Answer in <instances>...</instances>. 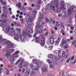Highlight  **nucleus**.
Masks as SVG:
<instances>
[{"label":"nucleus","mask_w":76,"mask_h":76,"mask_svg":"<svg viewBox=\"0 0 76 76\" xmlns=\"http://www.w3.org/2000/svg\"><path fill=\"white\" fill-rule=\"evenodd\" d=\"M50 42L48 41H47V44H48V45H49L50 44Z\"/></svg>","instance_id":"0e129e2a"},{"label":"nucleus","mask_w":76,"mask_h":76,"mask_svg":"<svg viewBox=\"0 0 76 76\" xmlns=\"http://www.w3.org/2000/svg\"><path fill=\"white\" fill-rule=\"evenodd\" d=\"M43 22L42 20H39L37 22L38 25L36 26V27L37 29H41V27L40 25H41L42 24H44V23H42Z\"/></svg>","instance_id":"20e7f679"},{"label":"nucleus","mask_w":76,"mask_h":76,"mask_svg":"<svg viewBox=\"0 0 76 76\" xmlns=\"http://www.w3.org/2000/svg\"><path fill=\"white\" fill-rule=\"evenodd\" d=\"M20 61H22V62H23L24 61H25V60H24V59H23L22 58H21V60H20Z\"/></svg>","instance_id":"5fc2aeb1"},{"label":"nucleus","mask_w":76,"mask_h":76,"mask_svg":"<svg viewBox=\"0 0 76 76\" xmlns=\"http://www.w3.org/2000/svg\"><path fill=\"white\" fill-rule=\"evenodd\" d=\"M26 9L25 8L23 7V12H25V11Z\"/></svg>","instance_id":"e2e57ef3"},{"label":"nucleus","mask_w":76,"mask_h":76,"mask_svg":"<svg viewBox=\"0 0 76 76\" xmlns=\"http://www.w3.org/2000/svg\"><path fill=\"white\" fill-rule=\"evenodd\" d=\"M47 68L46 67H43L42 71L43 72H47Z\"/></svg>","instance_id":"a211bd4d"},{"label":"nucleus","mask_w":76,"mask_h":76,"mask_svg":"<svg viewBox=\"0 0 76 76\" xmlns=\"http://www.w3.org/2000/svg\"><path fill=\"white\" fill-rule=\"evenodd\" d=\"M4 44V45H8V44H9L7 45V47L8 48H14L15 47V46L10 41H6Z\"/></svg>","instance_id":"f257e3e1"},{"label":"nucleus","mask_w":76,"mask_h":76,"mask_svg":"<svg viewBox=\"0 0 76 76\" xmlns=\"http://www.w3.org/2000/svg\"><path fill=\"white\" fill-rule=\"evenodd\" d=\"M50 68H53V67H54V66H53V65L52 64H50Z\"/></svg>","instance_id":"6e6d98bb"},{"label":"nucleus","mask_w":76,"mask_h":76,"mask_svg":"<svg viewBox=\"0 0 76 76\" xmlns=\"http://www.w3.org/2000/svg\"><path fill=\"white\" fill-rule=\"evenodd\" d=\"M33 15H36L37 12H36V11L34 10V11H33Z\"/></svg>","instance_id":"79ce46f5"},{"label":"nucleus","mask_w":76,"mask_h":76,"mask_svg":"<svg viewBox=\"0 0 76 76\" xmlns=\"http://www.w3.org/2000/svg\"><path fill=\"white\" fill-rule=\"evenodd\" d=\"M50 43L51 44H54V38L52 37L50 38Z\"/></svg>","instance_id":"9d476101"},{"label":"nucleus","mask_w":76,"mask_h":76,"mask_svg":"<svg viewBox=\"0 0 76 76\" xmlns=\"http://www.w3.org/2000/svg\"><path fill=\"white\" fill-rule=\"evenodd\" d=\"M38 2L39 4H42V1L41 0H38Z\"/></svg>","instance_id":"37998d69"},{"label":"nucleus","mask_w":76,"mask_h":76,"mask_svg":"<svg viewBox=\"0 0 76 76\" xmlns=\"http://www.w3.org/2000/svg\"><path fill=\"white\" fill-rule=\"evenodd\" d=\"M56 8H58V7L60 5V3H57L56 4Z\"/></svg>","instance_id":"f704fd0d"},{"label":"nucleus","mask_w":76,"mask_h":76,"mask_svg":"<svg viewBox=\"0 0 76 76\" xmlns=\"http://www.w3.org/2000/svg\"><path fill=\"white\" fill-rule=\"evenodd\" d=\"M39 37H37L35 38V42H39Z\"/></svg>","instance_id":"5701e85b"},{"label":"nucleus","mask_w":76,"mask_h":76,"mask_svg":"<svg viewBox=\"0 0 76 76\" xmlns=\"http://www.w3.org/2000/svg\"><path fill=\"white\" fill-rule=\"evenodd\" d=\"M47 62H48L49 63H50V64H52V62L51 61V60H50V59H47Z\"/></svg>","instance_id":"c756f323"},{"label":"nucleus","mask_w":76,"mask_h":76,"mask_svg":"<svg viewBox=\"0 0 76 76\" xmlns=\"http://www.w3.org/2000/svg\"><path fill=\"white\" fill-rule=\"evenodd\" d=\"M43 31V29H42L40 30L38 32V33H41Z\"/></svg>","instance_id":"3c124183"},{"label":"nucleus","mask_w":76,"mask_h":76,"mask_svg":"<svg viewBox=\"0 0 76 76\" xmlns=\"http://www.w3.org/2000/svg\"><path fill=\"white\" fill-rule=\"evenodd\" d=\"M66 12H62L61 14L62 16L63 17V18H64V17H66Z\"/></svg>","instance_id":"dca6fc26"},{"label":"nucleus","mask_w":76,"mask_h":76,"mask_svg":"<svg viewBox=\"0 0 76 76\" xmlns=\"http://www.w3.org/2000/svg\"><path fill=\"white\" fill-rule=\"evenodd\" d=\"M27 36L28 38H32V34L29 33H27Z\"/></svg>","instance_id":"b1692460"},{"label":"nucleus","mask_w":76,"mask_h":76,"mask_svg":"<svg viewBox=\"0 0 76 76\" xmlns=\"http://www.w3.org/2000/svg\"><path fill=\"white\" fill-rule=\"evenodd\" d=\"M70 58H71V57H69V58L68 59V60L66 61V63H69V61H70Z\"/></svg>","instance_id":"ea45409f"},{"label":"nucleus","mask_w":76,"mask_h":76,"mask_svg":"<svg viewBox=\"0 0 76 76\" xmlns=\"http://www.w3.org/2000/svg\"><path fill=\"white\" fill-rule=\"evenodd\" d=\"M52 10L53 11H54L56 10V4L54 3H52Z\"/></svg>","instance_id":"f8f14e48"},{"label":"nucleus","mask_w":76,"mask_h":76,"mask_svg":"<svg viewBox=\"0 0 76 76\" xmlns=\"http://www.w3.org/2000/svg\"><path fill=\"white\" fill-rule=\"evenodd\" d=\"M19 63V61H18L15 63V64H18Z\"/></svg>","instance_id":"69168bd1"},{"label":"nucleus","mask_w":76,"mask_h":76,"mask_svg":"<svg viewBox=\"0 0 76 76\" xmlns=\"http://www.w3.org/2000/svg\"><path fill=\"white\" fill-rule=\"evenodd\" d=\"M51 32L52 34H54V32L53 30H51Z\"/></svg>","instance_id":"774afa93"},{"label":"nucleus","mask_w":76,"mask_h":76,"mask_svg":"<svg viewBox=\"0 0 76 76\" xmlns=\"http://www.w3.org/2000/svg\"><path fill=\"white\" fill-rule=\"evenodd\" d=\"M19 55L18 54L15 55L13 56V58H16V57H19Z\"/></svg>","instance_id":"e433bc0d"},{"label":"nucleus","mask_w":76,"mask_h":76,"mask_svg":"<svg viewBox=\"0 0 76 76\" xmlns=\"http://www.w3.org/2000/svg\"><path fill=\"white\" fill-rule=\"evenodd\" d=\"M17 31L19 32H20V31H21V29L20 28H17Z\"/></svg>","instance_id":"4c0bfd02"},{"label":"nucleus","mask_w":76,"mask_h":76,"mask_svg":"<svg viewBox=\"0 0 76 76\" xmlns=\"http://www.w3.org/2000/svg\"><path fill=\"white\" fill-rule=\"evenodd\" d=\"M39 16V18L40 19H43L44 18V16L42 15V14H40Z\"/></svg>","instance_id":"f3484780"},{"label":"nucleus","mask_w":76,"mask_h":76,"mask_svg":"<svg viewBox=\"0 0 76 76\" xmlns=\"http://www.w3.org/2000/svg\"><path fill=\"white\" fill-rule=\"evenodd\" d=\"M28 31L30 32V33H33V30L29 28L28 29Z\"/></svg>","instance_id":"c85d7f7f"},{"label":"nucleus","mask_w":76,"mask_h":76,"mask_svg":"<svg viewBox=\"0 0 76 76\" xmlns=\"http://www.w3.org/2000/svg\"><path fill=\"white\" fill-rule=\"evenodd\" d=\"M15 31L13 30V31H11L10 33V35L12 37H13V35L15 34Z\"/></svg>","instance_id":"1a4fd4ad"},{"label":"nucleus","mask_w":76,"mask_h":76,"mask_svg":"<svg viewBox=\"0 0 76 76\" xmlns=\"http://www.w3.org/2000/svg\"><path fill=\"white\" fill-rule=\"evenodd\" d=\"M59 26H60V24L56 23V26L58 27Z\"/></svg>","instance_id":"052dcab7"},{"label":"nucleus","mask_w":76,"mask_h":76,"mask_svg":"<svg viewBox=\"0 0 76 76\" xmlns=\"http://www.w3.org/2000/svg\"><path fill=\"white\" fill-rule=\"evenodd\" d=\"M58 1H59V0H54V2L56 4L57 3H58Z\"/></svg>","instance_id":"8fccbe9b"},{"label":"nucleus","mask_w":76,"mask_h":76,"mask_svg":"<svg viewBox=\"0 0 76 76\" xmlns=\"http://www.w3.org/2000/svg\"><path fill=\"white\" fill-rule=\"evenodd\" d=\"M60 4L61 6H63V5H64V1H61L60 2Z\"/></svg>","instance_id":"2f4dec72"},{"label":"nucleus","mask_w":76,"mask_h":76,"mask_svg":"<svg viewBox=\"0 0 76 76\" xmlns=\"http://www.w3.org/2000/svg\"><path fill=\"white\" fill-rule=\"evenodd\" d=\"M46 20L48 22H50V20L48 19V18L47 17H46Z\"/></svg>","instance_id":"de8ad7c7"},{"label":"nucleus","mask_w":76,"mask_h":76,"mask_svg":"<svg viewBox=\"0 0 76 76\" xmlns=\"http://www.w3.org/2000/svg\"><path fill=\"white\" fill-rule=\"evenodd\" d=\"M41 46H44L45 45V43L42 42L40 43Z\"/></svg>","instance_id":"49530a36"},{"label":"nucleus","mask_w":76,"mask_h":76,"mask_svg":"<svg viewBox=\"0 0 76 76\" xmlns=\"http://www.w3.org/2000/svg\"><path fill=\"white\" fill-rule=\"evenodd\" d=\"M11 26H15V24L14 23H11Z\"/></svg>","instance_id":"680f3d73"},{"label":"nucleus","mask_w":76,"mask_h":76,"mask_svg":"<svg viewBox=\"0 0 76 76\" xmlns=\"http://www.w3.org/2000/svg\"><path fill=\"white\" fill-rule=\"evenodd\" d=\"M3 5H6V2H3L2 3Z\"/></svg>","instance_id":"864d4df0"},{"label":"nucleus","mask_w":76,"mask_h":76,"mask_svg":"<svg viewBox=\"0 0 76 76\" xmlns=\"http://www.w3.org/2000/svg\"><path fill=\"white\" fill-rule=\"evenodd\" d=\"M59 44V42L58 41H56L55 42V46H58Z\"/></svg>","instance_id":"aec40b11"},{"label":"nucleus","mask_w":76,"mask_h":76,"mask_svg":"<svg viewBox=\"0 0 76 76\" xmlns=\"http://www.w3.org/2000/svg\"><path fill=\"white\" fill-rule=\"evenodd\" d=\"M18 7H19V8H20V6H21L20 3H18Z\"/></svg>","instance_id":"bf43d9fd"},{"label":"nucleus","mask_w":76,"mask_h":76,"mask_svg":"<svg viewBox=\"0 0 76 76\" xmlns=\"http://www.w3.org/2000/svg\"><path fill=\"white\" fill-rule=\"evenodd\" d=\"M69 23H71L72 22V18H69Z\"/></svg>","instance_id":"a19ab883"},{"label":"nucleus","mask_w":76,"mask_h":76,"mask_svg":"<svg viewBox=\"0 0 76 76\" xmlns=\"http://www.w3.org/2000/svg\"><path fill=\"white\" fill-rule=\"evenodd\" d=\"M33 61L35 64H37V61H36V60L35 59H34L33 60Z\"/></svg>","instance_id":"09e8293b"},{"label":"nucleus","mask_w":76,"mask_h":76,"mask_svg":"<svg viewBox=\"0 0 76 76\" xmlns=\"http://www.w3.org/2000/svg\"><path fill=\"white\" fill-rule=\"evenodd\" d=\"M20 52L19 51V50L15 52V53L11 55L10 56V57H12V56H13L14 55H15V54H19V53Z\"/></svg>","instance_id":"2eb2a0df"},{"label":"nucleus","mask_w":76,"mask_h":76,"mask_svg":"<svg viewBox=\"0 0 76 76\" xmlns=\"http://www.w3.org/2000/svg\"><path fill=\"white\" fill-rule=\"evenodd\" d=\"M32 17L31 16L30 17L28 18V20H26V22L28 25H32L31 22L32 21Z\"/></svg>","instance_id":"423d86ee"},{"label":"nucleus","mask_w":76,"mask_h":76,"mask_svg":"<svg viewBox=\"0 0 76 76\" xmlns=\"http://www.w3.org/2000/svg\"><path fill=\"white\" fill-rule=\"evenodd\" d=\"M3 9H4V8H5V10H6L7 9V8H6V6H4L3 7Z\"/></svg>","instance_id":"4d7b16f0"},{"label":"nucleus","mask_w":76,"mask_h":76,"mask_svg":"<svg viewBox=\"0 0 76 76\" xmlns=\"http://www.w3.org/2000/svg\"><path fill=\"white\" fill-rule=\"evenodd\" d=\"M23 34L24 35H26V36H27V33L24 30H23Z\"/></svg>","instance_id":"393cba45"},{"label":"nucleus","mask_w":76,"mask_h":76,"mask_svg":"<svg viewBox=\"0 0 76 76\" xmlns=\"http://www.w3.org/2000/svg\"><path fill=\"white\" fill-rule=\"evenodd\" d=\"M71 7H72V8H71V7H70L68 9V14H71L72 13V12H75L76 10V8L75 7L72 6Z\"/></svg>","instance_id":"f03ea898"},{"label":"nucleus","mask_w":76,"mask_h":76,"mask_svg":"<svg viewBox=\"0 0 76 76\" xmlns=\"http://www.w3.org/2000/svg\"><path fill=\"white\" fill-rule=\"evenodd\" d=\"M15 61V60L13 58H12L10 60V61L11 63L13 62V61Z\"/></svg>","instance_id":"c03bdc74"},{"label":"nucleus","mask_w":76,"mask_h":76,"mask_svg":"<svg viewBox=\"0 0 76 76\" xmlns=\"http://www.w3.org/2000/svg\"><path fill=\"white\" fill-rule=\"evenodd\" d=\"M55 60H57V61H58L60 59H61V60H62V61H63V58L61 56H59V55H58L57 56H55Z\"/></svg>","instance_id":"0eeeda50"},{"label":"nucleus","mask_w":76,"mask_h":76,"mask_svg":"<svg viewBox=\"0 0 76 76\" xmlns=\"http://www.w3.org/2000/svg\"><path fill=\"white\" fill-rule=\"evenodd\" d=\"M1 16L4 19H7V17L4 15V13L2 14Z\"/></svg>","instance_id":"4468645a"},{"label":"nucleus","mask_w":76,"mask_h":76,"mask_svg":"<svg viewBox=\"0 0 76 76\" xmlns=\"http://www.w3.org/2000/svg\"><path fill=\"white\" fill-rule=\"evenodd\" d=\"M61 9L64 10L66 9V7L64 6V5L61 6Z\"/></svg>","instance_id":"cd10ccee"},{"label":"nucleus","mask_w":76,"mask_h":76,"mask_svg":"<svg viewBox=\"0 0 76 76\" xmlns=\"http://www.w3.org/2000/svg\"><path fill=\"white\" fill-rule=\"evenodd\" d=\"M41 42H44V43H45V38L44 37H42L41 39Z\"/></svg>","instance_id":"412c9836"},{"label":"nucleus","mask_w":76,"mask_h":76,"mask_svg":"<svg viewBox=\"0 0 76 76\" xmlns=\"http://www.w3.org/2000/svg\"><path fill=\"white\" fill-rule=\"evenodd\" d=\"M6 41H7V40L6 39H3L1 41V42L2 44H3V43H4V42H6Z\"/></svg>","instance_id":"bb28decb"},{"label":"nucleus","mask_w":76,"mask_h":76,"mask_svg":"<svg viewBox=\"0 0 76 76\" xmlns=\"http://www.w3.org/2000/svg\"><path fill=\"white\" fill-rule=\"evenodd\" d=\"M53 47L52 46L50 45L48 47V49L49 50H51L53 48Z\"/></svg>","instance_id":"473e14b6"},{"label":"nucleus","mask_w":76,"mask_h":76,"mask_svg":"<svg viewBox=\"0 0 76 76\" xmlns=\"http://www.w3.org/2000/svg\"><path fill=\"white\" fill-rule=\"evenodd\" d=\"M21 35L20 34V32H18L17 33V34H15L14 38L15 40L19 41V39H20Z\"/></svg>","instance_id":"7ed1b4c3"},{"label":"nucleus","mask_w":76,"mask_h":76,"mask_svg":"<svg viewBox=\"0 0 76 76\" xmlns=\"http://www.w3.org/2000/svg\"><path fill=\"white\" fill-rule=\"evenodd\" d=\"M62 76H64V71L62 72Z\"/></svg>","instance_id":"338daca9"},{"label":"nucleus","mask_w":76,"mask_h":76,"mask_svg":"<svg viewBox=\"0 0 76 76\" xmlns=\"http://www.w3.org/2000/svg\"><path fill=\"white\" fill-rule=\"evenodd\" d=\"M15 51L14 49H9L7 50V53L5 54V56H10L11 54L10 53L11 52H13Z\"/></svg>","instance_id":"39448f33"},{"label":"nucleus","mask_w":76,"mask_h":76,"mask_svg":"<svg viewBox=\"0 0 76 76\" xmlns=\"http://www.w3.org/2000/svg\"><path fill=\"white\" fill-rule=\"evenodd\" d=\"M57 9H56V12H58L59 11H60V8H56Z\"/></svg>","instance_id":"a18cd8bd"},{"label":"nucleus","mask_w":76,"mask_h":76,"mask_svg":"<svg viewBox=\"0 0 76 76\" xmlns=\"http://www.w3.org/2000/svg\"><path fill=\"white\" fill-rule=\"evenodd\" d=\"M49 57L50 58H52V59H53V56L52 54L50 55H49Z\"/></svg>","instance_id":"58836bf2"},{"label":"nucleus","mask_w":76,"mask_h":76,"mask_svg":"<svg viewBox=\"0 0 76 76\" xmlns=\"http://www.w3.org/2000/svg\"><path fill=\"white\" fill-rule=\"evenodd\" d=\"M35 74V72L34 71L32 70L31 71V74H30V76H32V75H34Z\"/></svg>","instance_id":"7c9ffc66"},{"label":"nucleus","mask_w":76,"mask_h":76,"mask_svg":"<svg viewBox=\"0 0 76 76\" xmlns=\"http://www.w3.org/2000/svg\"><path fill=\"white\" fill-rule=\"evenodd\" d=\"M53 6V3L52 4H50L48 5L47 9H48V10H50L51 8H52V6Z\"/></svg>","instance_id":"ddd939ff"},{"label":"nucleus","mask_w":76,"mask_h":76,"mask_svg":"<svg viewBox=\"0 0 76 76\" xmlns=\"http://www.w3.org/2000/svg\"><path fill=\"white\" fill-rule=\"evenodd\" d=\"M4 26H5L4 24V23H2V24H1V27H4Z\"/></svg>","instance_id":"13d9d810"},{"label":"nucleus","mask_w":76,"mask_h":76,"mask_svg":"<svg viewBox=\"0 0 76 76\" xmlns=\"http://www.w3.org/2000/svg\"><path fill=\"white\" fill-rule=\"evenodd\" d=\"M20 39L22 42H25V37L23 35H21L20 37Z\"/></svg>","instance_id":"6e6552de"},{"label":"nucleus","mask_w":76,"mask_h":76,"mask_svg":"<svg viewBox=\"0 0 76 76\" xmlns=\"http://www.w3.org/2000/svg\"><path fill=\"white\" fill-rule=\"evenodd\" d=\"M10 26H9L7 27L5 31V33H6V34H7L8 33V32H9V31H10Z\"/></svg>","instance_id":"9b49d317"},{"label":"nucleus","mask_w":76,"mask_h":76,"mask_svg":"<svg viewBox=\"0 0 76 76\" xmlns=\"http://www.w3.org/2000/svg\"><path fill=\"white\" fill-rule=\"evenodd\" d=\"M30 66L31 67V69L33 70H35V67L32 64H30Z\"/></svg>","instance_id":"6ab92c4d"},{"label":"nucleus","mask_w":76,"mask_h":76,"mask_svg":"<svg viewBox=\"0 0 76 76\" xmlns=\"http://www.w3.org/2000/svg\"><path fill=\"white\" fill-rule=\"evenodd\" d=\"M69 47V45H66L65 46V48H67Z\"/></svg>","instance_id":"603ef678"},{"label":"nucleus","mask_w":76,"mask_h":76,"mask_svg":"<svg viewBox=\"0 0 76 76\" xmlns=\"http://www.w3.org/2000/svg\"><path fill=\"white\" fill-rule=\"evenodd\" d=\"M67 43V41H63L62 40V42L61 43V45H63L64 44H66Z\"/></svg>","instance_id":"4be33fe9"},{"label":"nucleus","mask_w":76,"mask_h":76,"mask_svg":"<svg viewBox=\"0 0 76 76\" xmlns=\"http://www.w3.org/2000/svg\"><path fill=\"white\" fill-rule=\"evenodd\" d=\"M3 37H2V35L0 36V43L1 42V41L3 40Z\"/></svg>","instance_id":"c9c22d12"},{"label":"nucleus","mask_w":76,"mask_h":76,"mask_svg":"<svg viewBox=\"0 0 76 76\" xmlns=\"http://www.w3.org/2000/svg\"><path fill=\"white\" fill-rule=\"evenodd\" d=\"M64 24L62 22H61L60 23V25L61 26V27H62L63 28H64Z\"/></svg>","instance_id":"a878e982"},{"label":"nucleus","mask_w":76,"mask_h":76,"mask_svg":"<svg viewBox=\"0 0 76 76\" xmlns=\"http://www.w3.org/2000/svg\"><path fill=\"white\" fill-rule=\"evenodd\" d=\"M37 7L38 9H39L40 8V4H39V3H38L37 5Z\"/></svg>","instance_id":"72a5a7b5"}]
</instances>
